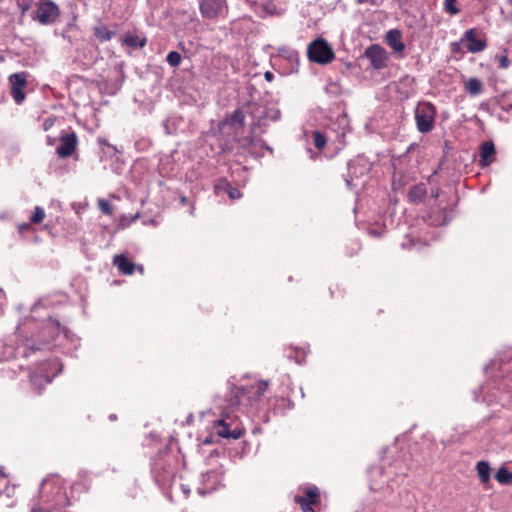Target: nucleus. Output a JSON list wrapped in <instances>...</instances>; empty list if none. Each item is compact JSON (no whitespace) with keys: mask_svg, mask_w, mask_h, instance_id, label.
<instances>
[{"mask_svg":"<svg viewBox=\"0 0 512 512\" xmlns=\"http://www.w3.org/2000/svg\"><path fill=\"white\" fill-rule=\"evenodd\" d=\"M268 387V382L261 380L250 386L237 387L232 385L233 397L229 400L231 407L241 404L247 400L249 403L259 400L265 393Z\"/></svg>","mask_w":512,"mask_h":512,"instance_id":"obj_1","label":"nucleus"},{"mask_svg":"<svg viewBox=\"0 0 512 512\" xmlns=\"http://www.w3.org/2000/svg\"><path fill=\"white\" fill-rule=\"evenodd\" d=\"M436 108L430 102H420L415 109V121L419 132L429 133L435 126Z\"/></svg>","mask_w":512,"mask_h":512,"instance_id":"obj_2","label":"nucleus"},{"mask_svg":"<svg viewBox=\"0 0 512 512\" xmlns=\"http://www.w3.org/2000/svg\"><path fill=\"white\" fill-rule=\"evenodd\" d=\"M307 55L311 62L321 65L330 63L335 57L332 47L323 38L315 39L309 44Z\"/></svg>","mask_w":512,"mask_h":512,"instance_id":"obj_3","label":"nucleus"},{"mask_svg":"<svg viewBox=\"0 0 512 512\" xmlns=\"http://www.w3.org/2000/svg\"><path fill=\"white\" fill-rule=\"evenodd\" d=\"M152 475L156 483L165 488L170 486L176 475V468L167 458H158L152 466Z\"/></svg>","mask_w":512,"mask_h":512,"instance_id":"obj_4","label":"nucleus"},{"mask_svg":"<svg viewBox=\"0 0 512 512\" xmlns=\"http://www.w3.org/2000/svg\"><path fill=\"white\" fill-rule=\"evenodd\" d=\"M201 16L204 19L214 20L223 17L228 5L226 0H197Z\"/></svg>","mask_w":512,"mask_h":512,"instance_id":"obj_5","label":"nucleus"},{"mask_svg":"<svg viewBox=\"0 0 512 512\" xmlns=\"http://www.w3.org/2000/svg\"><path fill=\"white\" fill-rule=\"evenodd\" d=\"M370 170L369 163L362 158L350 160L347 163V174L344 175V180L348 189L352 190L355 187L353 181L363 176Z\"/></svg>","mask_w":512,"mask_h":512,"instance_id":"obj_6","label":"nucleus"},{"mask_svg":"<svg viewBox=\"0 0 512 512\" xmlns=\"http://www.w3.org/2000/svg\"><path fill=\"white\" fill-rule=\"evenodd\" d=\"M59 15V7L53 1L42 0L36 10L35 19L43 25H48L55 22Z\"/></svg>","mask_w":512,"mask_h":512,"instance_id":"obj_7","label":"nucleus"},{"mask_svg":"<svg viewBox=\"0 0 512 512\" xmlns=\"http://www.w3.org/2000/svg\"><path fill=\"white\" fill-rule=\"evenodd\" d=\"M27 76V72H19L8 77L11 86L10 94L18 105L22 104L26 98L24 89L27 86Z\"/></svg>","mask_w":512,"mask_h":512,"instance_id":"obj_8","label":"nucleus"},{"mask_svg":"<svg viewBox=\"0 0 512 512\" xmlns=\"http://www.w3.org/2000/svg\"><path fill=\"white\" fill-rule=\"evenodd\" d=\"M386 44L391 48L393 55L397 59L405 56L406 44L403 41V34L398 29H391L386 32Z\"/></svg>","mask_w":512,"mask_h":512,"instance_id":"obj_9","label":"nucleus"},{"mask_svg":"<svg viewBox=\"0 0 512 512\" xmlns=\"http://www.w3.org/2000/svg\"><path fill=\"white\" fill-rule=\"evenodd\" d=\"M77 144L78 138L74 132L64 134L60 137V144L56 148V153L61 158H68L75 152Z\"/></svg>","mask_w":512,"mask_h":512,"instance_id":"obj_10","label":"nucleus"},{"mask_svg":"<svg viewBox=\"0 0 512 512\" xmlns=\"http://www.w3.org/2000/svg\"><path fill=\"white\" fill-rule=\"evenodd\" d=\"M245 108V112L254 120L251 124V132L254 133L255 129L266 120V114H264L266 113V106L256 102H247Z\"/></svg>","mask_w":512,"mask_h":512,"instance_id":"obj_11","label":"nucleus"},{"mask_svg":"<svg viewBox=\"0 0 512 512\" xmlns=\"http://www.w3.org/2000/svg\"><path fill=\"white\" fill-rule=\"evenodd\" d=\"M214 428L218 436L227 439H239L244 433L243 429L238 426L232 429L231 424L227 423L224 419L217 420Z\"/></svg>","mask_w":512,"mask_h":512,"instance_id":"obj_12","label":"nucleus"},{"mask_svg":"<svg viewBox=\"0 0 512 512\" xmlns=\"http://www.w3.org/2000/svg\"><path fill=\"white\" fill-rule=\"evenodd\" d=\"M364 56L370 61V64L375 69L384 67V50L378 44H371L364 52Z\"/></svg>","mask_w":512,"mask_h":512,"instance_id":"obj_13","label":"nucleus"},{"mask_svg":"<svg viewBox=\"0 0 512 512\" xmlns=\"http://www.w3.org/2000/svg\"><path fill=\"white\" fill-rule=\"evenodd\" d=\"M461 40L468 42L466 48L470 53L481 52L487 47L486 40L476 38L475 29L466 30Z\"/></svg>","mask_w":512,"mask_h":512,"instance_id":"obj_14","label":"nucleus"},{"mask_svg":"<svg viewBox=\"0 0 512 512\" xmlns=\"http://www.w3.org/2000/svg\"><path fill=\"white\" fill-rule=\"evenodd\" d=\"M480 159L479 165L487 167L492 164L496 159V149L492 141H486L480 145Z\"/></svg>","mask_w":512,"mask_h":512,"instance_id":"obj_15","label":"nucleus"},{"mask_svg":"<svg viewBox=\"0 0 512 512\" xmlns=\"http://www.w3.org/2000/svg\"><path fill=\"white\" fill-rule=\"evenodd\" d=\"M215 192L220 194L225 192L228 194L229 198L232 200L239 199L242 197V193L240 190L231 185V183L226 178H220L217 180L214 186Z\"/></svg>","mask_w":512,"mask_h":512,"instance_id":"obj_16","label":"nucleus"},{"mask_svg":"<svg viewBox=\"0 0 512 512\" xmlns=\"http://www.w3.org/2000/svg\"><path fill=\"white\" fill-rule=\"evenodd\" d=\"M113 264L124 275H131L135 270V263L123 254L115 255Z\"/></svg>","mask_w":512,"mask_h":512,"instance_id":"obj_17","label":"nucleus"},{"mask_svg":"<svg viewBox=\"0 0 512 512\" xmlns=\"http://www.w3.org/2000/svg\"><path fill=\"white\" fill-rule=\"evenodd\" d=\"M370 477L369 487L372 491L379 492L383 489L384 483L381 480L383 474V468L381 466L371 467L368 470Z\"/></svg>","mask_w":512,"mask_h":512,"instance_id":"obj_18","label":"nucleus"},{"mask_svg":"<svg viewBox=\"0 0 512 512\" xmlns=\"http://www.w3.org/2000/svg\"><path fill=\"white\" fill-rule=\"evenodd\" d=\"M146 44L147 38L145 36L140 37L137 34L132 33L126 34L122 40V45L133 49L143 48Z\"/></svg>","mask_w":512,"mask_h":512,"instance_id":"obj_19","label":"nucleus"},{"mask_svg":"<svg viewBox=\"0 0 512 512\" xmlns=\"http://www.w3.org/2000/svg\"><path fill=\"white\" fill-rule=\"evenodd\" d=\"M93 35L101 42H106L111 40L116 36V31L108 29V27L104 24L96 26L93 28Z\"/></svg>","mask_w":512,"mask_h":512,"instance_id":"obj_20","label":"nucleus"},{"mask_svg":"<svg viewBox=\"0 0 512 512\" xmlns=\"http://www.w3.org/2000/svg\"><path fill=\"white\" fill-rule=\"evenodd\" d=\"M464 89L470 96H477L483 91V83L478 78H470L465 82Z\"/></svg>","mask_w":512,"mask_h":512,"instance_id":"obj_21","label":"nucleus"},{"mask_svg":"<svg viewBox=\"0 0 512 512\" xmlns=\"http://www.w3.org/2000/svg\"><path fill=\"white\" fill-rule=\"evenodd\" d=\"M478 477L483 484H487L490 481L491 468L488 462L479 461L476 465Z\"/></svg>","mask_w":512,"mask_h":512,"instance_id":"obj_22","label":"nucleus"},{"mask_svg":"<svg viewBox=\"0 0 512 512\" xmlns=\"http://www.w3.org/2000/svg\"><path fill=\"white\" fill-rule=\"evenodd\" d=\"M495 479L500 483V484H506V485H511L512 484V472H510L507 468L505 467H500L496 474H495Z\"/></svg>","mask_w":512,"mask_h":512,"instance_id":"obj_23","label":"nucleus"},{"mask_svg":"<svg viewBox=\"0 0 512 512\" xmlns=\"http://www.w3.org/2000/svg\"><path fill=\"white\" fill-rule=\"evenodd\" d=\"M426 195V189L423 185L413 186L409 191V198L413 202H420Z\"/></svg>","mask_w":512,"mask_h":512,"instance_id":"obj_24","label":"nucleus"},{"mask_svg":"<svg viewBox=\"0 0 512 512\" xmlns=\"http://www.w3.org/2000/svg\"><path fill=\"white\" fill-rule=\"evenodd\" d=\"M245 113L242 109H236L233 111V113L229 116L228 122L231 125H239L243 126L245 122Z\"/></svg>","mask_w":512,"mask_h":512,"instance_id":"obj_25","label":"nucleus"},{"mask_svg":"<svg viewBox=\"0 0 512 512\" xmlns=\"http://www.w3.org/2000/svg\"><path fill=\"white\" fill-rule=\"evenodd\" d=\"M312 137H313L314 146L318 150H322L326 146L327 137L323 132L315 130L312 132Z\"/></svg>","mask_w":512,"mask_h":512,"instance_id":"obj_26","label":"nucleus"},{"mask_svg":"<svg viewBox=\"0 0 512 512\" xmlns=\"http://www.w3.org/2000/svg\"><path fill=\"white\" fill-rule=\"evenodd\" d=\"M294 501L295 503L300 505V508L303 512H315L314 509L312 508V505L317 504L316 502L306 500V498L301 495H296L294 497Z\"/></svg>","mask_w":512,"mask_h":512,"instance_id":"obj_27","label":"nucleus"},{"mask_svg":"<svg viewBox=\"0 0 512 512\" xmlns=\"http://www.w3.org/2000/svg\"><path fill=\"white\" fill-rule=\"evenodd\" d=\"M304 496L306 500L318 503L320 501L319 489L316 486L307 487L304 489Z\"/></svg>","mask_w":512,"mask_h":512,"instance_id":"obj_28","label":"nucleus"},{"mask_svg":"<svg viewBox=\"0 0 512 512\" xmlns=\"http://www.w3.org/2000/svg\"><path fill=\"white\" fill-rule=\"evenodd\" d=\"M456 2H457V0H444V3H443L444 11L451 16H454V15H457L458 13H460V9L457 7Z\"/></svg>","mask_w":512,"mask_h":512,"instance_id":"obj_29","label":"nucleus"},{"mask_svg":"<svg viewBox=\"0 0 512 512\" xmlns=\"http://www.w3.org/2000/svg\"><path fill=\"white\" fill-rule=\"evenodd\" d=\"M182 56L178 51H170L166 56V61L171 67H177L181 63Z\"/></svg>","mask_w":512,"mask_h":512,"instance_id":"obj_30","label":"nucleus"},{"mask_svg":"<svg viewBox=\"0 0 512 512\" xmlns=\"http://www.w3.org/2000/svg\"><path fill=\"white\" fill-rule=\"evenodd\" d=\"M45 218V211L42 207L36 206L32 216L30 217V223L39 224Z\"/></svg>","mask_w":512,"mask_h":512,"instance_id":"obj_31","label":"nucleus"},{"mask_svg":"<svg viewBox=\"0 0 512 512\" xmlns=\"http://www.w3.org/2000/svg\"><path fill=\"white\" fill-rule=\"evenodd\" d=\"M496 59L498 60V68L500 69H507L511 65V61L508 58V51L506 49H504L500 55H497Z\"/></svg>","mask_w":512,"mask_h":512,"instance_id":"obj_32","label":"nucleus"},{"mask_svg":"<svg viewBox=\"0 0 512 512\" xmlns=\"http://www.w3.org/2000/svg\"><path fill=\"white\" fill-rule=\"evenodd\" d=\"M266 119H269L271 121H278L281 117V112L279 109L276 108H268L266 107Z\"/></svg>","mask_w":512,"mask_h":512,"instance_id":"obj_33","label":"nucleus"},{"mask_svg":"<svg viewBox=\"0 0 512 512\" xmlns=\"http://www.w3.org/2000/svg\"><path fill=\"white\" fill-rule=\"evenodd\" d=\"M98 204L102 213L106 215H111L113 213V206L108 200L101 199Z\"/></svg>","mask_w":512,"mask_h":512,"instance_id":"obj_34","label":"nucleus"},{"mask_svg":"<svg viewBox=\"0 0 512 512\" xmlns=\"http://www.w3.org/2000/svg\"><path fill=\"white\" fill-rule=\"evenodd\" d=\"M17 6L21 11V16H24L25 13L30 9L33 0H16Z\"/></svg>","mask_w":512,"mask_h":512,"instance_id":"obj_35","label":"nucleus"},{"mask_svg":"<svg viewBox=\"0 0 512 512\" xmlns=\"http://www.w3.org/2000/svg\"><path fill=\"white\" fill-rule=\"evenodd\" d=\"M56 504L59 506H68L70 504L66 494L60 493V488H58V499L56 501Z\"/></svg>","mask_w":512,"mask_h":512,"instance_id":"obj_36","label":"nucleus"},{"mask_svg":"<svg viewBox=\"0 0 512 512\" xmlns=\"http://www.w3.org/2000/svg\"><path fill=\"white\" fill-rule=\"evenodd\" d=\"M39 349H40L39 346H37L35 343H33L31 345H27L26 350H25V356H29L32 353H35L36 351H38Z\"/></svg>","mask_w":512,"mask_h":512,"instance_id":"obj_37","label":"nucleus"},{"mask_svg":"<svg viewBox=\"0 0 512 512\" xmlns=\"http://www.w3.org/2000/svg\"><path fill=\"white\" fill-rule=\"evenodd\" d=\"M368 233H369V235H371L373 237H377V238H379L382 234L381 230L376 229V228H370L368 230Z\"/></svg>","mask_w":512,"mask_h":512,"instance_id":"obj_38","label":"nucleus"},{"mask_svg":"<svg viewBox=\"0 0 512 512\" xmlns=\"http://www.w3.org/2000/svg\"><path fill=\"white\" fill-rule=\"evenodd\" d=\"M48 321H49L50 323H52V324H53L57 329H60V328H61V324H60V322H59L57 319L52 318V317L50 316V317L48 318Z\"/></svg>","mask_w":512,"mask_h":512,"instance_id":"obj_39","label":"nucleus"},{"mask_svg":"<svg viewBox=\"0 0 512 512\" xmlns=\"http://www.w3.org/2000/svg\"><path fill=\"white\" fill-rule=\"evenodd\" d=\"M264 78L265 80H267L268 82H271L273 79H274V74L271 72V71H266L264 73Z\"/></svg>","mask_w":512,"mask_h":512,"instance_id":"obj_40","label":"nucleus"},{"mask_svg":"<svg viewBox=\"0 0 512 512\" xmlns=\"http://www.w3.org/2000/svg\"><path fill=\"white\" fill-rule=\"evenodd\" d=\"M358 4H365V3H370L372 5H377L378 4V0H356Z\"/></svg>","mask_w":512,"mask_h":512,"instance_id":"obj_41","label":"nucleus"},{"mask_svg":"<svg viewBox=\"0 0 512 512\" xmlns=\"http://www.w3.org/2000/svg\"><path fill=\"white\" fill-rule=\"evenodd\" d=\"M179 201H180V204L183 205V206L187 205L188 202H189L188 198L186 196H184V195L180 196Z\"/></svg>","mask_w":512,"mask_h":512,"instance_id":"obj_42","label":"nucleus"},{"mask_svg":"<svg viewBox=\"0 0 512 512\" xmlns=\"http://www.w3.org/2000/svg\"><path fill=\"white\" fill-rule=\"evenodd\" d=\"M48 484H49V479H47V478H46V479H44V480L41 482V490H42V491H43V490H45V489H46V487L48 486Z\"/></svg>","mask_w":512,"mask_h":512,"instance_id":"obj_43","label":"nucleus"},{"mask_svg":"<svg viewBox=\"0 0 512 512\" xmlns=\"http://www.w3.org/2000/svg\"><path fill=\"white\" fill-rule=\"evenodd\" d=\"M29 228V224L28 223H24V224H21L19 226V230L22 231V230H26Z\"/></svg>","mask_w":512,"mask_h":512,"instance_id":"obj_44","label":"nucleus"},{"mask_svg":"<svg viewBox=\"0 0 512 512\" xmlns=\"http://www.w3.org/2000/svg\"><path fill=\"white\" fill-rule=\"evenodd\" d=\"M204 444H211L212 443V440H211V437H207L204 442Z\"/></svg>","mask_w":512,"mask_h":512,"instance_id":"obj_45","label":"nucleus"},{"mask_svg":"<svg viewBox=\"0 0 512 512\" xmlns=\"http://www.w3.org/2000/svg\"><path fill=\"white\" fill-rule=\"evenodd\" d=\"M109 419H110V420H112V421H114V420H116V419H117V416H116L115 414H111V415L109 416Z\"/></svg>","mask_w":512,"mask_h":512,"instance_id":"obj_46","label":"nucleus"},{"mask_svg":"<svg viewBox=\"0 0 512 512\" xmlns=\"http://www.w3.org/2000/svg\"><path fill=\"white\" fill-rule=\"evenodd\" d=\"M507 3L511 7V10H512V0H507Z\"/></svg>","mask_w":512,"mask_h":512,"instance_id":"obj_47","label":"nucleus"},{"mask_svg":"<svg viewBox=\"0 0 512 512\" xmlns=\"http://www.w3.org/2000/svg\"><path fill=\"white\" fill-rule=\"evenodd\" d=\"M265 148H266L268 151H270V152H272V151H273V150H272V148H271V147H269V146H267V145L265 146Z\"/></svg>","mask_w":512,"mask_h":512,"instance_id":"obj_48","label":"nucleus"},{"mask_svg":"<svg viewBox=\"0 0 512 512\" xmlns=\"http://www.w3.org/2000/svg\"><path fill=\"white\" fill-rule=\"evenodd\" d=\"M49 127V124H47L46 122L44 123V129H48Z\"/></svg>","mask_w":512,"mask_h":512,"instance_id":"obj_49","label":"nucleus"},{"mask_svg":"<svg viewBox=\"0 0 512 512\" xmlns=\"http://www.w3.org/2000/svg\"><path fill=\"white\" fill-rule=\"evenodd\" d=\"M49 127V124H47L46 122L44 123V129H48Z\"/></svg>","mask_w":512,"mask_h":512,"instance_id":"obj_50","label":"nucleus"},{"mask_svg":"<svg viewBox=\"0 0 512 512\" xmlns=\"http://www.w3.org/2000/svg\"><path fill=\"white\" fill-rule=\"evenodd\" d=\"M248 143H249V144H252V143H253V139H252V138H249V139H248Z\"/></svg>","mask_w":512,"mask_h":512,"instance_id":"obj_51","label":"nucleus"},{"mask_svg":"<svg viewBox=\"0 0 512 512\" xmlns=\"http://www.w3.org/2000/svg\"><path fill=\"white\" fill-rule=\"evenodd\" d=\"M101 143L105 144V145H108L107 141L106 140H103L101 141Z\"/></svg>","mask_w":512,"mask_h":512,"instance_id":"obj_52","label":"nucleus"},{"mask_svg":"<svg viewBox=\"0 0 512 512\" xmlns=\"http://www.w3.org/2000/svg\"><path fill=\"white\" fill-rule=\"evenodd\" d=\"M3 60H4V58L2 56H0V62L3 61Z\"/></svg>","mask_w":512,"mask_h":512,"instance_id":"obj_53","label":"nucleus"}]
</instances>
